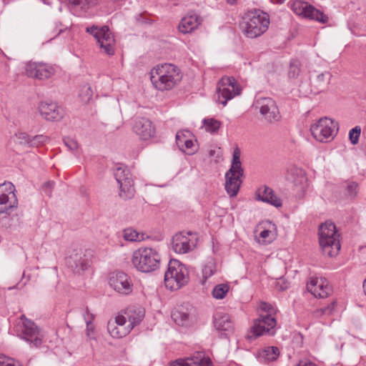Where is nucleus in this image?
Listing matches in <instances>:
<instances>
[{
    "mask_svg": "<svg viewBox=\"0 0 366 366\" xmlns=\"http://www.w3.org/2000/svg\"><path fill=\"white\" fill-rule=\"evenodd\" d=\"M178 66L172 64H162L150 71V79L153 86L159 91H168L177 86L182 79Z\"/></svg>",
    "mask_w": 366,
    "mask_h": 366,
    "instance_id": "f257e3e1",
    "label": "nucleus"
},
{
    "mask_svg": "<svg viewBox=\"0 0 366 366\" xmlns=\"http://www.w3.org/2000/svg\"><path fill=\"white\" fill-rule=\"evenodd\" d=\"M162 255L156 248L142 247L134 250L131 262L139 272L149 273L158 269L160 267Z\"/></svg>",
    "mask_w": 366,
    "mask_h": 366,
    "instance_id": "f03ea898",
    "label": "nucleus"
},
{
    "mask_svg": "<svg viewBox=\"0 0 366 366\" xmlns=\"http://www.w3.org/2000/svg\"><path fill=\"white\" fill-rule=\"evenodd\" d=\"M269 18L260 10L250 11L242 17L240 28L248 38L254 39L262 35L269 28Z\"/></svg>",
    "mask_w": 366,
    "mask_h": 366,
    "instance_id": "7ed1b4c3",
    "label": "nucleus"
},
{
    "mask_svg": "<svg viewBox=\"0 0 366 366\" xmlns=\"http://www.w3.org/2000/svg\"><path fill=\"white\" fill-rule=\"evenodd\" d=\"M336 226L330 221L322 224L319 228V242L325 255L332 257L338 254L340 242Z\"/></svg>",
    "mask_w": 366,
    "mask_h": 366,
    "instance_id": "20e7f679",
    "label": "nucleus"
},
{
    "mask_svg": "<svg viewBox=\"0 0 366 366\" xmlns=\"http://www.w3.org/2000/svg\"><path fill=\"white\" fill-rule=\"evenodd\" d=\"M240 154L239 149L236 148L233 152L230 169L225 174V189L231 197L237 196L242 184L241 177L244 175Z\"/></svg>",
    "mask_w": 366,
    "mask_h": 366,
    "instance_id": "39448f33",
    "label": "nucleus"
},
{
    "mask_svg": "<svg viewBox=\"0 0 366 366\" xmlns=\"http://www.w3.org/2000/svg\"><path fill=\"white\" fill-rule=\"evenodd\" d=\"M189 281V272L187 267L177 259H171L164 274V284L170 290H177Z\"/></svg>",
    "mask_w": 366,
    "mask_h": 366,
    "instance_id": "423d86ee",
    "label": "nucleus"
},
{
    "mask_svg": "<svg viewBox=\"0 0 366 366\" xmlns=\"http://www.w3.org/2000/svg\"><path fill=\"white\" fill-rule=\"evenodd\" d=\"M86 31L94 37L102 53L109 56L114 54L115 39L107 26L92 25L86 27Z\"/></svg>",
    "mask_w": 366,
    "mask_h": 366,
    "instance_id": "0eeeda50",
    "label": "nucleus"
},
{
    "mask_svg": "<svg viewBox=\"0 0 366 366\" xmlns=\"http://www.w3.org/2000/svg\"><path fill=\"white\" fill-rule=\"evenodd\" d=\"M310 131L312 137L318 142H329L337 135L338 124L332 119L324 117L312 124Z\"/></svg>",
    "mask_w": 366,
    "mask_h": 366,
    "instance_id": "6e6552de",
    "label": "nucleus"
},
{
    "mask_svg": "<svg viewBox=\"0 0 366 366\" xmlns=\"http://www.w3.org/2000/svg\"><path fill=\"white\" fill-rule=\"evenodd\" d=\"M16 330L19 335L29 342L31 346L39 347L41 345L42 336L39 330L34 322L26 319L24 315H22L17 321Z\"/></svg>",
    "mask_w": 366,
    "mask_h": 366,
    "instance_id": "1a4fd4ad",
    "label": "nucleus"
},
{
    "mask_svg": "<svg viewBox=\"0 0 366 366\" xmlns=\"http://www.w3.org/2000/svg\"><path fill=\"white\" fill-rule=\"evenodd\" d=\"M241 92V87L233 76H224L217 85V102L224 107L229 100L240 94Z\"/></svg>",
    "mask_w": 366,
    "mask_h": 366,
    "instance_id": "9d476101",
    "label": "nucleus"
},
{
    "mask_svg": "<svg viewBox=\"0 0 366 366\" xmlns=\"http://www.w3.org/2000/svg\"><path fill=\"white\" fill-rule=\"evenodd\" d=\"M276 325L277 321L274 317L260 314L252 327V335H249L247 338L252 340L264 335H274Z\"/></svg>",
    "mask_w": 366,
    "mask_h": 366,
    "instance_id": "9b49d317",
    "label": "nucleus"
},
{
    "mask_svg": "<svg viewBox=\"0 0 366 366\" xmlns=\"http://www.w3.org/2000/svg\"><path fill=\"white\" fill-rule=\"evenodd\" d=\"M15 187L11 182L0 184V213H7L18 206Z\"/></svg>",
    "mask_w": 366,
    "mask_h": 366,
    "instance_id": "f8f14e48",
    "label": "nucleus"
},
{
    "mask_svg": "<svg viewBox=\"0 0 366 366\" xmlns=\"http://www.w3.org/2000/svg\"><path fill=\"white\" fill-rule=\"evenodd\" d=\"M109 286L122 295H128L133 291L134 285L132 278L123 272H113L109 279Z\"/></svg>",
    "mask_w": 366,
    "mask_h": 366,
    "instance_id": "ddd939ff",
    "label": "nucleus"
},
{
    "mask_svg": "<svg viewBox=\"0 0 366 366\" xmlns=\"http://www.w3.org/2000/svg\"><path fill=\"white\" fill-rule=\"evenodd\" d=\"M291 9L297 15L314 19L321 23H326L328 20V17L322 12L302 1H295L291 5Z\"/></svg>",
    "mask_w": 366,
    "mask_h": 366,
    "instance_id": "4468645a",
    "label": "nucleus"
},
{
    "mask_svg": "<svg viewBox=\"0 0 366 366\" xmlns=\"http://www.w3.org/2000/svg\"><path fill=\"white\" fill-rule=\"evenodd\" d=\"M172 248L177 254H186L192 251L196 244V237L193 233L179 232L172 238Z\"/></svg>",
    "mask_w": 366,
    "mask_h": 366,
    "instance_id": "2eb2a0df",
    "label": "nucleus"
},
{
    "mask_svg": "<svg viewBox=\"0 0 366 366\" xmlns=\"http://www.w3.org/2000/svg\"><path fill=\"white\" fill-rule=\"evenodd\" d=\"M255 104L260 114L269 123L278 122L280 119L279 109L275 101L272 98H259Z\"/></svg>",
    "mask_w": 366,
    "mask_h": 366,
    "instance_id": "dca6fc26",
    "label": "nucleus"
},
{
    "mask_svg": "<svg viewBox=\"0 0 366 366\" xmlns=\"http://www.w3.org/2000/svg\"><path fill=\"white\" fill-rule=\"evenodd\" d=\"M25 74L34 79H46L54 75L52 66L44 62L29 61L24 66Z\"/></svg>",
    "mask_w": 366,
    "mask_h": 366,
    "instance_id": "f3484780",
    "label": "nucleus"
},
{
    "mask_svg": "<svg viewBox=\"0 0 366 366\" xmlns=\"http://www.w3.org/2000/svg\"><path fill=\"white\" fill-rule=\"evenodd\" d=\"M307 290L315 297L325 298L332 292L327 279L324 277H312L307 285Z\"/></svg>",
    "mask_w": 366,
    "mask_h": 366,
    "instance_id": "a211bd4d",
    "label": "nucleus"
},
{
    "mask_svg": "<svg viewBox=\"0 0 366 366\" xmlns=\"http://www.w3.org/2000/svg\"><path fill=\"white\" fill-rule=\"evenodd\" d=\"M66 264L74 272L80 273L89 266V261L81 249H74L67 257Z\"/></svg>",
    "mask_w": 366,
    "mask_h": 366,
    "instance_id": "6ab92c4d",
    "label": "nucleus"
},
{
    "mask_svg": "<svg viewBox=\"0 0 366 366\" xmlns=\"http://www.w3.org/2000/svg\"><path fill=\"white\" fill-rule=\"evenodd\" d=\"M127 317L124 315H117L114 320L109 321L107 330L114 338H122L130 332L129 327L125 326Z\"/></svg>",
    "mask_w": 366,
    "mask_h": 366,
    "instance_id": "aec40b11",
    "label": "nucleus"
},
{
    "mask_svg": "<svg viewBox=\"0 0 366 366\" xmlns=\"http://www.w3.org/2000/svg\"><path fill=\"white\" fill-rule=\"evenodd\" d=\"M133 131L142 139L147 140L154 137L155 129L147 118L137 117L133 124Z\"/></svg>",
    "mask_w": 366,
    "mask_h": 366,
    "instance_id": "412c9836",
    "label": "nucleus"
},
{
    "mask_svg": "<svg viewBox=\"0 0 366 366\" xmlns=\"http://www.w3.org/2000/svg\"><path fill=\"white\" fill-rule=\"evenodd\" d=\"M38 109L41 117L48 121H58L64 115L62 109L54 102H41Z\"/></svg>",
    "mask_w": 366,
    "mask_h": 366,
    "instance_id": "4be33fe9",
    "label": "nucleus"
},
{
    "mask_svg": "<svg viewBox=\"0 0 366 366\" xmlns=\"http://www.w3.org/2000/svg\"><path fill=\"white\" fill-rule=\"evenodd\" d=\"M172 318L179 326H190L194 321V309L182 305L172 312Z\"/></svg>",
    "mask_w": 366,
    "mask_h": 366,
    "instance_id": "5701e85b",
    "label": "nucleus"
},
{
    "mask_svg": "<svg viewBox=\"0 0 366 366\" xmlns=\"http://www.w3.org/2000/svg\"><path fill=\"white\" fill-rule=\"evenodd\" d=\"M170 366H212V361L203 352H197L192 357L172 362Z\"/></svg>",
    "mask_w": 366,
    "mask_h": 366,
    "instance_id": "b1692460",
    "label": "nucleus"
},
{
    "mask_svg": "<svg viewBox=\"0 0 366 366\" xmlns=\"http://www.w3.org/2000/svg\"><path fill=\"white\" fill-rule=\"evenodd\" d=\"M256 199L259 201L270 204L277 208L282 206L281 199L276 195L272 188L266 185H263L257 189Z\"/></svg>",
    "mask_w": 366,
    "mask_h": 366,
    "instance_id": "393cba45",
    "label": "nucleus"
},
{
    "mask_svg": "<svg viewBox=\"0 0 366 366\" xmlns=\"http://www.w3.org/2000/svg\"><path fill=\"white\" fill-rule=\"evenodd\" d=\"M202 22V19L197 14L189 13L182 19L178 29L182 34H189L197 29Z\"/></svg>",
    "mask_w": 366,
    "mask_h": 366,
    "instance_id": "a878e982",
    "label": "nucleus"
},
{
    "mask_svg": "<svg viewBox=\"0 0 366 366\" xmlns=\"http://www.w3.org/2000/svg\"><path fill=\"white\" fill-rule=\"evenodd\" d=\"M285 178L287 182L297 188H302L307 181L304 170L297 167H290L287 172Z\"/></svg>",
    "mask_w": 366,
    "mask_h": 366,
    "instance_id": "bb28decb",
    "label": "nucleus"
},
{
    "mask_svg": "<svg viewBox=\"0 0 366 366\" xmlns=\"http://www.w3.org/2000/svg\"><path fill=\"white\" fill-rule=\"evenodd\" d=\"M214 326L218 331L231 332L233 330V325L228 314L217 312L214 315Z\"/></svg>",
    "mask_w": 366,
    "mask_h": 366,
    "instance_id": "cd10ccee",
    "label": "nucleus"
},
{
    "mask_svg": "<svg viewBox=\"0 0 366 366\" xmlns=\"http://www.w3.org/2000/svg\"><path fill=\"white\" fill-rule=\"evenodd\" d=\"M127 322L128 321V327L130 331L134 326L139 325L144 317V311L140 307H132L125 312Z\"/></svg>",
    "mask_w": 366,
    "mask_h": 366,
    "instance_id": "c85d7f7f",
    "label": "nucleus"
},
{
    "mask_svg": "<svg viewBox=\"0 0 366 366\" xmlns=\"http://www.w3.org/2000/svg\"><path fill=\"white\" fill-rule=\"evenodd\" d=\"M119 197L124 199H130L134 196L135 190L133 186V179H131L126 182L119 184Z\"/></svg>",
    "mask_w": 366,
    "mask_h": 366,
    "instance_id": "c756f323",
    "label": "nucleus"
},
{
    "mask_svg": "<svg viewBox=\"0 0 366 366\" xmlns=\"http://www.w3.org/2000/svg\"><path fill=\"white\" fill-rule=\"evenodd\" d=\"M98 0H69V6L76 11H86L97 4Z\"/></svg>",
    "mask_w": 366,
    "mask_h": 366,
    "instance_id": "7c9ffc66",
    "label": "nucleus"
},
{
    "mask_svg": "<svg viewBox=\"0 0 366 366\" xmlns=\"http://www.w3.org/2000/svg\"><path fill=\"white\" fill-rule=\"evenodd\" d=\"M332 75L330 72L321 73L313 79L312 83L319 92L323 91L330 84Z\"/></svg>",
    "mask_w": 366,
    "mask_h": 366,
    "instance_id": "2f4dec72",
    "label": "nucleus"
},
{
    "mask_svg": "<svg viewBox=\"0 0 366 366\" xmlns=\"http://www.w3.org/2000/svg\"><path fill=\"white\" fill-rule=\"evenodd\" d=\"M268 228H264L259 234V237L262 239V242L265 244L271 243L275 239L276 227L274 224L268 222Z\"/></svg>",
    "mask_w": 366,
    "mask_h": 366,
    "instance_id": "473e14b6",
    "label": "nucleus"
},
{
    "mask_svg": "<svg viewBox=\"0 0 366 366\" xmlns=\"http://www.w3.org/2000/svg\"><path fill=\"white\" fill-rule=\"evenodd\" d=\"M122 237L127 242H142L145 239V234L138 232L132 227L126 228L122 231Z\"/></svg>",
    "mask_w": 366,
    "mask_h": 366,
    "instance_id": "72a5a7b5",
    "label": "nucleus"
},
{
    "mask_svg": "<svg viewBox=\"0 0 366 366\" xmlns=\"http://www.w3.org/2000/svg\"><path fill=\"white\" fill-rule=\"evenodd\" d=\"M114 175L118 184L132 179L130 172L124 166L117 167Z\"/></svg>",
    "mask_w": 366,
    "mask_h": 366,
    "instance_id": "f704fd0d",
    "label": "nucleus"
},
{
    "mask_svg": "<svg viewBox=\"0 0 366 366\" xmlns=\"http://www.w3.org/2000/svg\"><path fill=\"white\" fill-rule=\"evenodd\" d=\"M229 286L227 283L219 284L216 285L212 292V297L217 300H222L228 293Z\"/></svg>",
    "mask_w": 366,
    "mask_h": 366,
    "instance_id": "c9c22d12",
    "label": "nucleus"
},
{
    "mask_svg": "<svg viewBox=\"0 0 366 366\" xmlns=\"http://www.w3.org/2000/svg\"><path fill=\"white\" fill-rule=\"evenodd\" d=\"M279 355L280 351L277 347H268L261 352L260 357L267 361H274L278 357Z\"/></svg>",
    "mask_w": 366,
    "mask_h": 366,
    "instance_id": "e433bc0d",
    "label": "nucleus"
},
{
    "mask_svg": "<svg viewBox=\"0 0 366 366\" xmlns=\"http://www.w3.org/2000/svg\"><path fill=\"white\" fill-rule=\"evenodd\" d=\"M179 141L180 142H178V147L181 151L187 154H192L194 153L196 148L192 137L187 139V141H184V142L181 140Z\"/></svg>",
    "mask_w": 366,
    "mask_h": 366,
    "instance_id": "4c0bfd02",
    "label": "nucleus"
},
{
    "mask_svg": "<svg viewBox=\"0 0 366 366\" xmlns=\"http://www.w3.org/2000/svg\"><path fill=\"white\" fill-rule=\"evenodd\" d=\"M216 271L217 269L215 263L213 261L208 262L202 269L203 281L202 284L204 285L206 280L214 274Z\"/></svg>",
    "mask_w": 366,
    "mask_h": 366,
    "instance_id": "58836bf2",
    "label": "nucleus"
},
{
    "mask_svg": "<svg viewBox=\"0 0 366 366\" xmlns=\"http://www.w3.org/2000/svg\"><path fill=\"white\" fill-rule=\"evenodd\" d=\"M300 66V62L297 59L290 61L288 71V76L290 79H295L299 76L301 72Z\"/></svg>",
    "mask_w": 366,
    "mask_h": 366,
    "instance_id": "ea45409f",
    "label": "nucleus"
},
{
    "mask_svg": "<svg viewBox=\"0 0 366 366\" xmlns=\"http://www.w3.org/2000/svg\"><path fill=\"white\" fill-rule=\"evenodd\" d=\"M203 124L206 131L210 133L216 132L221 126V122L214 119H204Z\"/></svg>",
    "mask_w": 366,
    "mask_h": 366,
    "instance_id": "a19ab883",
    "label": "nucleus"
},
{
    "mask_svg": "<svg viewBox=\"0 0 366 366\" xmlns=\"http://www.w3.org/2000/svg\"><path fill=\"white\" fill-rule=\"evenodd\" d=\"M49 139L44 135H36L30 139L29 147H39L47 143Z\"/></svg>",
    "mask_w": 366,
    "mask_h": 366,
    "instance_id": "79ce46f5",
    "label": "nucleus"
},
{
    "mask_svg": "<svg viewBox=\"0 0 366 366\" xmlns=\"http://www.w3.org/2000/svg\"><path fill=\"white\" fill-rule=\"evenodd\" d=\"M358 193V184L355 182H349L346 186V195L350 198L354 199Z\"/></svg>",
    "mask_w": 366,
    "mask_h": 366,
    "instance_id": "37998d69",
    "label": "nucleus"
},
{
    "mask_svg": "<svg viewBox=\"0 0 366 366\" xmlns=\"http://www.w3.org/2000/svg\"><path fill=\"white\" fill-rule=\"evenodd\" d=\"M259 308L262 312H265L264 315H269L270 317H274L277 312L276 307L272 305L264 302H262L259 304Z\"/></svg>",
    "mask_w": 366,
    "mask_h": 366,
    "instance_id": "c03bdc74",
    "label": "nucleus"
},
{
    "mask_svg": "<svg viewBox=\"0 0 366 366\" xmlns=\"http://www.w3.org/2000/svg\"><path fill=\"white\" fill-rule=\"evenodd\" d=\"M361 133V127L356 126L349 132V139L352 144L355 145L359 142V138Z\"/></svg>",
    "mask_w": 366,
    "mask_h": 366,
    "instance_id": "a18cd8bd",
    "label": "nucleus"
},
{
    "mask_svg": "<svg viewBox=\"0 0 366 366\" xmlns=\"http://www.w3.org/2000/svg\"><path fill=\"white\" fill-rule=\"evenodd\" d=\"M335 302H332L330 305H327V307L320 308L319 310H317L315 312V315L316 317H321L322 315H332V312L335 309Z\"/></svg>",
    "mask_w": 366,
    "mask_h": 366,
    "instance_id": "49530a36",
    "label": "nucleus"
},
{
    "mask_svg": "<svg viewBox=\"0 0 366 366\" xmlns=\"http://www.w3.org/2000/svg\"><path fill=\"white\" fill-rule=\"evenodd\" d=\"M79 97L81 98L83 102H89L92 97V91L91 90L90 86L87 85L84 86L79 94Z\"/></svg>",
    "mask_w": 366,
    "mask_h": 366,
    "instance_id": "de8ad7c7",
    "label": "nucleus"
},
{
    "mask_svg": "<svg viewBox=\"0 0 366 366\" xmlns=\"http://www.w3.org/2000/svg\"><path fill=\"white\" fill-rule=\"evenodd\" d=\"M192 137V134L189 130H180L177 132L176 134L177 145L178 146V142H180L179 140L184 142V141H187V139H189Z\"/></svg>",
    "mask_w": 366,
    "mask_h": 366,
    "instance_id": "09e8293b",
    "label": "nucleus"
},
{
    "mask_svg": "<svg viewBox=\"0 0 366 366\" xmlns=\"http://www.w3.org/2000/svg\"><path fill=\"white\" fill-rule=\"evenodd\" d=\"M0 366H21L18 363V365H16L14 360L8 358L5 356H0Z\"/></svg>",
    "mask_w": 366,
    "mask_h": 366,
    "instance_id": "8fccbe9b",
    "label": "nucleus"
},
{
    "mask_svg": "<svg viewBox=\"0 0 366 366\" xmlns=\"http://www.w3.org/2000/svg\"><path fill=\"white\" fill-rule=\"evenodd\" d=\"M86 335L89 339H95V327L93 324V322L86 323Z\"/></svg>",
    "mask_w": 366,
    "mask_h": 366,
    "instance_id": "3c124183",
    "label": "nucleus"
},
{
    "mask_svg": "<svg viewBox=\"0 0 366 366\" xmlns=\"http://www.w3.org/2000/svg\"><path fill=\"white\" fill-rule=\"evenodd\" d=\"M64 144L70 151L74 152L78 149V143L72 139H64Z\"/></svg>",
    "mask_w": 366,
    "mask_h": 366,
    "instance_id": "603ef678",
    "label": "nucleus"
},
{
    "mask_svg": "<svg viewBox=\"0 0 366 366\" xmlns=\"http://www.w3.org/2000/svg\"><path fill=\"white\" fill-rule=\"evenodd\" d=\"M17 139L19 140L20 144H28L29 145L30 137L26 133H19L16 134Z\"/></svg>",
    "mask_w": 366,
    "mask_h": 366,
    "instance_id": "864d4df0",
    "label": "nucleus"
},
{
    "mask_svg": "<svg viewBox=\"0 0 366 366\" xmlns=\"http://www.w3.org/2000/svg\"><path fill=\"white\" fill-rule=\"evenodd\" d=\"M82 315L86 323L93 322L94 315L89 312L88 307L85 309Z\"/></svg>",
    "mask_w": 366,
    "mask_h": 366,
    "instance_id": "5fc2aeb1",
    "label": "nucleus"
},
{
    "mask_svg": "<svg viewBox=\"0 0 366 366\" xmlns=\"http://www.w3.org/2000/svg\"><path fill=\"white\" fill-rule=\"evenodd\" d=\"M54 182H47L44 184L43 189H44V192L47 195H51V188L54 187Z\"/></svg>",
    "mask_w": 366,
    "mask_h": 366,
    "instance_id": "6e6d98bb",
    "label": "nucleus"
},
{
    "mask_svg": "<svg viewBox=\"0 0 366 366\" xmlns=\"http://www.w3.org/2000/svg\"><path fill=\"white\" fill-rule=\"evenodd\" d=\"M296 366H317L315 363L310 360H300Z\"/></svg>",
    "mask_w": 366,
    "mask_h": 366,
    "instance_id": "4d7b16f0",
    "label": "nucleus"
},
{
    "mask_svg": "<svg viewBox=\"0 0 366 366\" xmlns=\"http://www.w3.org/2000/svg\"><path fill=\"white\" fill-rule=\"evenodd\" d=\"M362 287H363V289H364L365 294L366 295V279L363 282Z\"/></svg>",
    "mask_w": 366,
    "mask_h": 366,
    "instance_id": "13d9d810",
    "label": "nucleus"
},
{
    "mask_svg": "<svg viewBox=\"0 0 366 366\" xmlns=\"http://www.w3.org/2000/svg\"><path fill=\"white\" fill-rule=\"evenodd\" d=\"M227 1V3L230 4H234L237 0H226Z\"/></svg>",
    "mask_w": 366,
    "mask_h": 366,
    "instance_id": "bf43d9fd",
    "label": "nucleus"
},
{
    "mask_svg": "<svg viewBox=\"0 0 366 366\" xmlns=\"http://www.w3.org/2000/svg\"><path fill=\"white\" fill-rule=\"evenodd\" d=\"M287 288V286H285V287H280V289H281L282 290H286Z\"/></svg>",
    "mask_w": 366,
    "mask_h": 366,
    "instance_id": "052dcab7",
    "label": "nucleus"
}]
</instances>
